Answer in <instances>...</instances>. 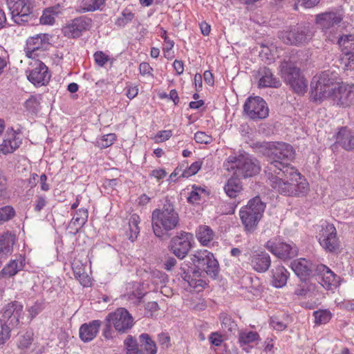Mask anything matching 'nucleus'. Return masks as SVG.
I'll use <instances>...</instances> for the list:
<instances>
[{"instance_id": "nucleus-1", "label": "nucleus", "mask_w": 354, "mask_h": 354, "mask_svg": "<svg viewBox=\"0 0 354 354\" xmlns=\"http://www.w3.org/2000/svg\"><path fill=\"white\" fill-rule=\"evenodd\" d=\"M295 157L293 147L285 142H279L270 149V161L264 172L268 184L283 196H300L306 194L308 184L289 161Z\"/></svg>"}, {"instance_id": "nucleus-2", "label": "nucleus", "mask_w": 354, "mask_h": 354, "mask_svg": "<svg viewBox=\"0 0 354 354\" xmlns=\"http://www.w3.org/2000/svg\"><path fill=\"white\" fill-rule=\"evenodd\" d=\"M190 259L194 267L190 266V262H183L179 274L187 283L190 291L201 292L206 285L205 281L200 278L201 271L215 279L219 273V264L213 253L207 250L195 252L190 255Z\"/></svg>"}, {"instance_id": "nucleus-3", "label": "nucleus", "mask_w": 354, "mask_h": 354, "mask_svg": "<svg viewBox=\"0 0 354 354\" xmlns=\"http://www.w3.org/2000/svg\"><path fill=\"white\" fill-rule=\"evenodd\" d=\"M151 223L154 234L157 237L164 238L168 236L169 232L179 226V214L174 205L166 200L161 208L152 212Z\"/></svg>"}, {"instance_id": "nucleus-4", "label": "nucleus", "mask_w": 354, "mask_h": 354, "mask_svg": "<svg viewBox=\"0 0 354 354\" xmlns=\"http://www.w3.org/2000/svg\"><path fill=\"white\" fill-rule=\"evenodd\" d=\"M266 203L259 196L250 199L248 204L242 207L239 216L244 230L247 233H253L261 219L266 209Z\"/></svg>"}, {"instance_id": "nucleus-5", "label": "nucleus", "mask_w": 354, "mask_h": 354, "mask_svg": "<svg viewBox=\"0 0 354 354\" xmlns=\"http://www.w3.org/2000/svg\"><path fill=\"white\" fill-rule=\"evenodd\" d=\"M337 73L330 70L324 71L313 77L310 86L315 100L330 98L337 88Z\"/></svg>"}, {"instance_id": "nucleus-6", "label": "nucleus", "mask_w": 354, "mask_h": 354, "mask_svg": "<svg viewBox=\"0 0 354 354\" xmlns=\"http://www.w3.org/2000/svg\"><path fill=\"white\" fill-rule=\"evenodd\" d=\"M281 77L297 94H304L307 91L308 81L297 64L290 59L283 60L279 66Z\"/></svg>"}, {"instance_id": "nucleus-7", "label": "nucleus", "mask_w": 354, "mask_h": 354, "mask_svg": "<svg viewBox=\"0 0 354 354\" xmlns=\"http://www.w3.org/2000/svg\"><path fill=\"white\" fill-rule=\"evenodd\" d=\"M224 167L228 171H234V174L237 178L251 177L260 171L257 160L252 159L248 154H241L237 157L229 156Z\"/></svg>"}, {"instance_id": "nucleus-8", "label": "nucleus", "mask_w": 354, "mask_h": 354, "mask_svg": "<svg viewBox=\"0 0 354 354\" xmlns=\"http://www.w3.org/2000/svg\"><path fill=\"white\" fill-rule=\"evenodd\" d=\"M313 36L312 27L308 24H297L289 27L279 35L283 43L290 45H301L308 42Z\"/></svg>"}, {"instance_id": "nucleus-9", "label": "nucleus", "mask_w": 354, "mask_h": 354, "mask_svg": "<svg viewBox=\"0 0 354 354\" xmlns=\"http://www.w3.org/2000/svg\"><path fill=\"white\" fill-rule=\"evenodd\" d=\"M340 14L336 12H325L315 16V24L326 36L327 39L332 42L339 37L337 36V26L342 20Z\"/></svg>"}, {"instance_id": "nucleus-10", "label": "nucleus", "mask_w": 354, "mask_h": 354, "mask_svg": "<svg viewBox=\"0 0 354 354\" xmlns=\"http://www.w3.org/2000/svg\"><path fill=\"white\" fill-rule=\"evenodd\" d=\"M320 245L328 252H337L340 248V241L337 234V230L333 224L325 223L318 234Z\"/></svg>"}, {"instance_id": "nucleus-11", "label": "nucleus", "mask_w": 354, "mask_h": 354, "mask_svg": "<svg viewBox=\"0 0 354 354\" xmlns=\"http://www.w3.org/2000/svg\"><path fill=\"white\" fill-rule=\"evenodd\" d=\"M265 248L277 258L283 260L294 258L298 253L295 243H287L277 237L268 240L265 244Z\"/></svg>"}, {"instance_id": "nucleus-12", "label": "nucleus", "mask_w": 354, "mask_h": 354, "mask_svg": "<svg viewBox=\"0 0 354 354\" xmlns=\"http://www.w3.org/2000/svg\"><path fill=\"white\" fill-rule=\"evenodd\" d=\"M243 111L252 120L264 119L268 115L269 109L266 101L259 96L250 97L243 105Z\"/></svg>"}, {"instance_id": "nucleus-13", "label": "nucleus", "mask_w": 354, "mask_h": 354, "mask_svg": "<svg viewBox=\"0 0 354 354\" xmlns=\"http://www.w3.org/2000/svg\"><path fill=\"white\" fill-rule=\"evenodd\" d=\"M106 322H111L115 330L126 333L133 326V317L123 308H118L115 312L109 313L105 319Z\"/></svg>"}, {"instance_id": "nucleus-14", "label": "nucleus", "mask_w": 354, "mask_h": 354, "mask_svg": "<svg viewBox=\"0 0 354 354\" xmlns=\"http://www.w3.org/2000/svg\"><path fill=\"white\" fill-rule=\"evenodd\" d=\"M193 239L192 234L180 232L174 236L170 241V250L178 259H183L187 256L191 249V241Z\"/></svg>"}, {"instance_id": "nucleus-15", "label": "nucleus", "mask_w": 354, "mask_h": 354, "mask_svg": "<svg viewBox=\"0 0 354 354\" xmlns=\"http://www.w3.org/2000/svg\"><path fill=\"white\" fill-rule=\"evenodd\" d=\"M330 98L339 106L346 108L354 105V84L338 85Z\"/></svg>"}, {"instance_id": "nucleus-16", "label": "nucleus", "mask_w": 354, "mask_h": 354, "mask_svg": "<svg viewBox=\"0 0 354 354\" xmlns=\"http://www.w3.org/2000/svg\"><path fill=\"white\" fill-rule=\"evenodd\" d=\"M91 23V19L86 16H81L72 20L70 24L64 27L62 31L64 36L68 38H77L82 35L84 31L89 30Z\"/></svg>"}, {"instance_id": "nucleus-17", "label": "nucleus", "mask_w": 354, "mask_h": 354, "mask_svg": "<svg viewBox=\"0 0 354 354\" xmlns=\"http://www.w3.org/2000/svg\"><path fill=\"white\" fill-rule=\"evenodd\" d=\"M10 9L12 19L19 25L28 22L30 19L32 8L27 0H13V4Z\"/></svg>"}, {"instance_id": "nucleus-18", "label": "nucleus", "mask_w": 354, "mask_h": 354, "mask_svg": "<svg viewBox=\"0 0 354 354\" xmlns=\"http://www.w3.org/2000/svg\"><path fill=\"white\" fill-rule=\"evenodd\" d=\"M337 41L347 60V63L345 64L346 68L351 71L354 70V35H342Z\"/></svg>"}, {"instance_id": "nucleus-19", "label": "nucleus", "mask_w": 354, "mask_h": 354, "mask_svg": "<svg viewBox=\"0 0 354 354\" xmlns=\"http://www.w3.org/2000/svg\"><path fill=\"white\" fill-rule=\"evenodd\" d=\"M22 143V136L19 131L8 129L2 142L0 144V152L4 155L13 153Z\"/></svg>"}, {"instance_id": "nucleus-20", "label": "nucleus", "mask_w": 354, "mask_h": 354, "mask_svg": "<svg viewBox=\"0 0 354 354\" xmlns=\"http://www.w3.org/2000/svg\"><path fill=\"white\" fill-rule=\"evenodd\" d=\"M48 44V37L46 34H38L29 37L24 48L26 56L29 58H35L38 55L37 52L46 50Z\"/></svg>"}, {"instance_id": "nucleus-21", "label": "nucleus", "mask_w": 354, "mask_h": 354, "mask_svg": "<svg viewBox=\"0 0 354 354\" xmlns=\"http://www.w3.org/2000/svg\"><path fill=\"white\" fill-rule=\"evenodd\" d=\"M315 271L319 276V283L326 290H333L339 283V277L324 264L317 266Z\"/></svg>"}, {"instance_id": "nucleus-22", "label": "nucleus", "mask_w": 354, "mask_h": 354, "mask_svg": "<svg viewBox=\"0 0 354 354\" xmlns=\"http://www.w3.org/2000/svg\"><path fill=\"white\" fill-rule=\"evenodd\" d=\"M22 314L23 306L18 301H13L5 306L3 317L4 319H7L8 326H15L19 324Z\"/></svg>"}, {"instance_id": "nucleus-23", "label": "nucleus", "mask_w": 354, "mask_h": 354, "mask_svg": "<svg viewBox=\"0 0 354 354\" xmlns=\"http://www.w3.org/2000/svg\"><path fill=\"white\" fill-rule=\"evenodd\" d=\"M28 79L35 85L46 84L50 80L48 68L43 62H36L35 67L30 71Z\"/></svg>"}, {"instance_id": "nucleus-24", "label": "nucleus", "mask_w": 354, "mask_h": 354, "mask_svg": "<svg viewBox=\"0 0 354 354\" xmlns=\"http://www.w3.org/2000/svg\"><path fill=\"white\" fill-rule=\"evenodd\" d=\"M250 265L258 272H265L271 264L270 255L264 252H255L250 256Z\"/></svg>"}, {"instance_id": "nucleus-25", "label": "nucleus", "mask_w": 354, "mask_h": 354, "mask_svg": "<svg viewBox=\"0 0 354 354\" xmlns=\"http://www.w3.org/2000/svg\"><path fill=\"white\" fill-rule=\"evenodd\" d=\"M102 322L96 319L83 324L80 328V337L84 342L93 340L97 335Z\"/></svg>"}, {"instance_id": "nucleus-26", "label": "nucleus", "mask_w": 354, "mask_h": 354, "mask_svg": "<svg viewBox=\"0 0 354 354\" xmlns=\"http://www.w3.org/2000/svg\"><path fill=\"white\" fill-rule=\"evenodd\" d=\"M291 268L301 280H305L312 274L314 266L310 261L301 258L293 261L291 263Z\"/></svg>"}, {"instance_id": "nucleus-27", "label": "nucleus", "mask_w": 354, "mask_h": 354, "mask_svg": "<svg viewBox=\"0 0 354 354\" xmlns=\"http://www.w3.org/2000/svg\"><path fill=\"white\" fill-rule=\"evenodd\" d=\"M336 142L346 150H354V135L346 127L337 133Z\"/></svg>"}, {"instance_id": "nucleus-28", "label": "nucleus", "mask_w": 354, "mask_h": 354, "mask_svg": "<svg viewBox=\"0 0 354 354\" xmlns=\"http://www.w3.org/2000/svg\"><path fill=\"white\" fill-rule=\"evenodd\" d=\"M15 236L6 232L0 234V259L6 257L12 251Z\"/></svg>"}, {"instance_id": "nucleus-29", "label": "nucleus", "mask_w": 354, "mask_h": 354, "mask_svg": "<svg viewBox=\"0 0 354 354\" xmlns=\"http://www.w3.org/2000/svg\"><path fill=\"white\" fill-rule=\"evenodd\" d=\"M261 77L259 81L260 87H279L280 82L273 77V74L269 68H263L259 72Z\"/></svg>"}, {"instance_id": "nucleus-30", "label": "nucleus", "mask_w": 354, "mask_h": 354, "mask_svg": "<svg viewBox=\"0 0 354 354\" xmlns=\"http://www.w3.org/2000/svg\"><path fill=\"white\" fill-rule=\"evenodd\" d=\"M288 272L282 266H277L272 270V284L276 288H281L286 284Z\"/></svg>"}, {"instance_id": "nucleus-31", "label": "nucleus", "mask_w": 354, "mask_h": 354, "mask_svg": "<svg viewBox=\"0 0 354 354\" xmlns=\"http://www.w3.org/2000/svg\"><path fill=\"white\" fill-rule=\"evenodd\" d=\"M196 238L201 245L207 246L214 239V232L207 225H200L196 230Z\"/></svg>"}, {"instance_id": "nucleus-32", "label": "nucleus", "mask_w": 354, "mask_h": 354, "mask_svg": "<svg viewBox=\"0 0 354 354\" xmlns=\"http://www.w3.org/2000/svg\"><path fill=\"white\" fill-rule=\"evenodd\" d=\"M23 269L22 261L19 260H11L1 270L0 276L4 278H10L17 274Z\"/></svg>"}, {"instance_id": "nucleus-33", "label": "nucleus", "mask_w": 354, "mask_h": 354, "mask_svg": "<svg viewBox=\"0 0 354 354\" xmlns=\"http://www.w3.org/2000/svg\"><path fill=\"white\" fill-rule=\"evenodd\" d=\"M225 193L230 198H235L242 190L240 179L237 177L230 178L224 187Z\"/></svg>"}, {"instance_id": "nucleus-34", "label": "nucleus", "mask_w": 354, "mask_h": 354, "mask_svg": "<svg viewBox=\"0 0 354 354\" xmlns=\"http://www.w3.org/2000/svg\"><path fill=\"white\" fill-rule=\"evenodd\" d=\"M141 346L147 354H156L157 353V346L156 342L151 339L147 333H142L139 337Z\"/></svg>"}, {"instance_id": "nucleus-35", "label": "nucleus", "mask_w": 354, "mask_h": 354, "mask_svg": "<svg viewBox=\"0 0 354 354\" xmlns=\"http://www.w3.org/2000/svg\"><path fill=\"white\" fill-rule=\"evenodd\" d=\"M88 211L86 209H79L76 211L75 214L73 217L71 225H74L75 229L77 230L84 226L88 219Z\"/></svg>"}, {"instance_id": "nucleus-36", "label": "nucleus", "mask_w": 354, "mask_h": 354, "mask_svg": "<svg viewBox=\"0 0 354 354\" xmlns=\"http://www.w3.org/2000/svg\"><path fill=\"white\" fill-rule=\"evenodd\" d=\"M72 268L74 272L75 277L80 281L84 286H89L91 285L90 279L85 274L83 265L77 263L72 264Z\"/></svg>"}, {"instance_id": "nucleus-37", "label": "nucleus", "mask_w": 354, "mask_h": 354, "mask_svg": "<svg viewBox=\"0 0 354 354\" xmlns=\"http://www.w3.org/2000/svg\"><path fill=\"white\" fill-rule=\"evenodd\" d=\"M140 223V218L138 214H133L131 216L129 222V225L130 231L129 239L131 241H133L137 238V236L140 233V227L138 226Z\"/></svg>"}, {"instance_id": "nucleus-38", "label": "nucleus", "mask_w": 354, "mask_h": 354, "mask_svg": "<svg viewBox=\"0 0 354 354\" xmlns=\"http://www.w3.org/2000/svg\"><path fill=\"white\" fill-rule=\"evenodd\" d=\"M127 354H143L142 351L138 348L137 340L131 335H128L124 340Z\"/></svg>"}, {"instance_id": "nucleus-39", "label": "nucleus", "mask_w": 354, "mask_h": 354, "mask_svg": "<svg viewBox=\"0 0 354 354\" xmlns=\"http://www.w3.org/2000/svg\"><path fill=\"white\" fill-rule=\"evenodd\" d=\"M104 4V0H82L81 10L82 12H91L100 9Z\"/></svg>"}, {"instance_id": "nucleus-40", "label": "nucleus", "mask_w": 354, "mask_h": 354, "mask_svg": "<svg viewBox=\"0 0 354 354\" xmlns=\"http://www.w3.org/2000/svg\"><path fill=\"white\" fill-rule=\"evenodd\" d=\"M315 317V322L316 324H325L328 323L332 315L328 310H319L313 313Z\"/></svg>"}, {"instance_id": "nucleus-41", "label": "nucleus", "mask_w": 354, "mask_h": 354, "mask_svg": "<svg viewBox=\"0 0 354 354\" xmlns=\"http://www.w3.org/2000/svg\"><path fill=\"white\" fill-rule=\"evenodd\" d=\"M259 338V334L257 332H241L239 333V341L241 346L249 344Z\"/></svg>"}, {"instance_id": "nucleus-42", "label": "nucleus", "mask_w": 354, "mask_h": 354, "mask_svg": "<svg viewBox=\"0 0 354 354\" xmlns=\"http://www.w3.org/2000/svg\"><path fill=\"white\" fill-rule=\"evenodd\" d=\"M57 14L55 8H48L43 12L40 22L45 25H52L55 23V16Z\"/></svg>"}, {"instance_id": "nucleus-43", "label": "nucleus", "mask_w": 354, "mask_h": 354, "mask_svg": "<svg viewBox=\"0 0 354 354\" xmlns=\"http://www.w3.org/2000/svg\"><path fill=\"white\" fill-rule=\"evenodd\" d=\"M11 328L4 320H0V346L4 344L10 337Z\"/></svg>"}, {"instance_id": "nucleus-44", "label": "nucleus", "mask_w": 354, "mask_h": 354, "mask_svg": "<svg viewBox=\"0 0 354 354\" xmlns=\"http://www.w3.org/2000/svg\"><path fill=\"white\" fill-rule=\"evenodd\" d=\"M116 140L115 133H109L102 136L97 140V146L100 148H107L111 146Z\"/></svg>"}, {"instance_id": "nucleus-45", "label": "nucleus", "mask_w": 354, "mask_h": 354, "mask_svg": "<svg viewBox=\"0 0 354 354\" xmlns=\"http://www.w3.org/2000/svg\"><path fill=\"white\" fill-rule=\"evenodd\" d=\"M134 18V14L129 9H124L122 12V16L118 17L115 21V24L118 26H124L131 22Z\"/></svg>"}, {"instance_id": "nucleus-46", "label": "nucleus", "mask_w": 354, "mask_h": 354, "mask_svg": "<svg viewBox=\"0 0 354 354\" xmlns=\"http://www.w3.org/2000/svg\"><path fill=\"white\" fill-rule=\"evenodd\" d=\"M15 214V211L10 205L0 208V223L6 222L10 220Z\"/></svg>"}, {"instance_id": "nucleus-47", "label": "nucleus", "mask_w": 354, "mask_h": 354, "mask_svg": "<svg viewBox=\"0 0 354 354\" xmlns=\"http://www.w3.org/2000/svg\"><path fill=\"white\" fill-rule=\"evenodd\" d=\"M203 194H205L204 189L196 185H193L192 191L191 192L189 196L187 198L188 202L191 203H198L201 200V195Z\"/></svg>"}, {"instance_id": "nucleus-48", "label": "nucleus", "mask_w": 354, "mask_h": 354, "mask_svg": "<svg viewBox=\"0 0 354 354\" xmlns=\"http://www.w3.org/2000/svg\"><path fill=\"white\" fill-rule=\"evenodd\" d=\"M39 101L35 96H31L25 102L26 110L31 113H37L39 111Z\"/></svg>"}, {"instance_id": "nucleus-49", "label": "nucleus", "mask_w": 354, "mask_h": 354, "mask_svg": "<svg viewBox=\"0 0 354 354\" xmlns=\"http://www.w3.org/2000/svg\"><path fill=\"white\" fill-rule=\"evenodd\" d=\"M220 319L221 321L222 328L224 330L232 331L236 328V324L229 315L226 314H222L220 317Z\"/></svg>"}, {"instance_id": "nucleus-50", "label": "nucleus", "mask_w": 354, "mask_h": 354, "mask_svg": "<svg viewBox=\"0 0 354 354\" xmlns=\"http://www.w3.org/2000/svg\"><path fill=\"white\" fill-rule=\"evenodd\" d=\"M202 162L201 161H196L193 162L188 168L185 169L182 174L183 178H188L195 175L201 169Z\"/></svg>"}, {"instance_id": "nucleus-51", "label": "nucleus", "mask_w": 354, "mask_h": 354, "mask_svg": "<svg viewBox=\"0 0 354 354\" xmlns=\"http://www.w3.org/2000/svg\"><path fill=\"white\" fill-rule=\"evenodd\" d=\"M194 140L197 143L207 145L212 142L213 138L210 135L207 134L205 132L197 131L194 134Z\"/></svg>"}, {"instance_id": "nucleus-52", "label": "nucleus", "mask_w": 354, "mask_h": 354, "mask_svg": "<svg viewBox=\"0 0 354 354\" xmlns=\"http://www.w3.org/2000/svg\"><path fill=\"white\" fill-rule=\"evenodd\" d=\"M8 196L7 179L0 171V201L5 200Z\"/></svg>"}, {"instance_id": "nucleus-53", "label": "nucleus", "mask_w": 354, "mask_h": 354, "mask_svg": "<svg viewBox=\"0 0 354 354\" xmlns=\"http://www.w3.org/2000/svg\"><path fill=\"white\" fill-rule=\"evenodd\" d=\"M32 342V334L30 332H26L20 337L19 347L21 348H28Z\"/></svg>"}, {"instance_id": "nucleus-54", "label": "nucleus", "mask_w": 354, "mask_h": 354, "mask_svg": "<svg viewBox=\"0 0 354 354\" xmlns=\"http://www.w3.org/2000/svg\"><path fill=\"white\" fill-rule=\"evenodd\" d=\"M47 201L46 197L42 196H37L36 197L34 205V210L36 212H39L46 205Z\"/></svg>"}, {"instance_id": "nucleus-55", "label": "nucleus", "mask_w": 354, "mask_h": 354, "mask_svg": "<svg viewBox=\"0 0 354 354\" xmlns=\"http://www.w3.org/2000/svg\"><path fill=\"white\" fill-rule=\"evenodd\" d=\"M95 62L100 66H103L108 61V57L102 52H96L94 54Z\"/></svg>"}, {"instance_id": "nucleus-56", "label": "nucleus", "mask_w": 354, "mask_h": 354, "mask_svg": "<svg viewBox=\"0 0 354 354\" xmlns=\"http://www.w3.org/2000/svg\"><path fill=\"white\" fill-rule=\"evenodd\" d=\"M270 325L274 329L277 330H283L286 328V325L276 317H272L270 321Z\"/></svg>"}, {"instance_id": "nucleus-57", "label": "nucleus", "mask_w": 354, "mask_h": 354, "mask_svg": "<svg viewBox=\"0 0 354 354\" xmlns=\"http://www.w3.org/2000/svg\"><path fill=\"white\" fill-rule=\"evenodd\" d=\"M152 68L150 66V65L147 62H142L139 66V71L142 75H151L152 71Z\"/></svg>"}, {"instance_id": "nucleus-58", "label": "nucleus", "mask_w": 354, "mask_h": 354, "mask_svg": "<svg viewBox=\"0 0 354 354\" xmlns=\"http://www.w3.org/2000/svg\"><path fill=\"white\" fill-rule=\"evenodd\" d=\"M209 339L210 342L212 344L215 345L216 346H220L223 342L221 335H220L217 333H212L210 335Z\"/></svg>"}, {"instance_id": "nucleus-59", "label": "nucleus", "mask_w": 354, "mask_h": 354, "mask_svg": "<svg viewBox=\"0 0 354 354\" xmlns=\"http://www.w3.org/2000/svg\"><path fill=\"white\" fill-rule=\"evenodd\" d=\"M41 311V306L39 303H35L34 305L31 306L28 308V312L32 319L35 317L36 315H37Z\"/></svg>"}, {"instance_id": "nucleus-60", "label": "nucleus", "mask_w": 354, "mask_h": 354, "mask_svg": "<svg viewBox=\"0 0 354 354\" xmlns=\"http://www.w3.org/2000/svg\"><path fill=\"white\" fill-rule=\"evenodd\" d=\"M172 136V132L170 130L160 131L157 133L156 137L160 139V141L162 142L169 139Z\"/></svg>"}, {"instance_id": "nucleus-61", "label": "nucleus", "mask_w": 354, "mask_h": 354, "mask_svg": "<svg viewBox=\"0 0 354 354\" xmlns=\"http://www.w3.org/2000/svg\"><path fill=\"white\" fill-rule=\"evenodd\" d=\"M111 322H106L103 330V335L106 339H111L113 337V330L111 328Z\"/></svg>"}, {"instance_id": "nucleus-62", "label": "nucleus", "mask_w": 354, "mask_h": 354, "mask_svg": "<svg viewBox=\"0 0 354 354\" xmlns=\"http://www.w3.org/2000/svg\"><path fill=\"white\" fill-rule=\"evenodd\" d=\"M320 0H299L301 3V6L306 8H310L317 6L319 3Z\"/></svg>"}, {"instance_id": "nucleus-63", "label": "nucleus", "mask_w": 354, "mask_h": 354, "mask_svg": "<svg viewBox=\"0 0 354 354\" xmlns=\"http://www.w3.org/2000/svg\"><path fill=\"white\" fill-rule=\"evenodd\" d=\"M158 341L160 344L165 347H168L169 344L170 337L166 333H160L158 335Z\"/></svg>"}, {"instance_id": "nucleus-64", "label": "nucleus", "mask_w": 354, "mask_h": 354, "mask_svg": "<svg viewBox=\"0 0 354 354\" xmlns=\"http://www.w3.org/2000/svg\"><path fill=\"white\" fill-rule=\"evenodd\" d=\"M151 175L157 180H160L166 176L167 173L164 169H154L151 171Z\"/></svg>"}]
</instances>
